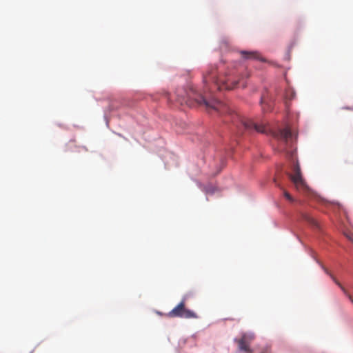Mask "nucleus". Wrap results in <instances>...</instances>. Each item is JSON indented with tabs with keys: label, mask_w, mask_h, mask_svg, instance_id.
Instances as JSON below:
<instances>
[{
	"label": "nucleus",
	"mask_w": 353,
	"mask_h": 353,
	"mask_svg": "<svg viewBox=\"0 0 353 353\" xmlns=\"http://www.w3.org/2000/svg\"><path fill=\"white\" fill-rule=\"evenodd\" d=\"M254 339V335L253 334H243L241 339L236 340L239 349L245 353H256V347L253 350L250 347V343Z\"/></svg>",
	"instance_id": "obj_5"
},
{
	"label": "nucleus",
	"mask_w": 353,
	"mask_h": 353,
	"mask_svg": "<svg viewBox=\"0 0 353 353\" xmlns=\"http://www.w3.org/2000/svg\"><path fill=\"white\" fill-rule=\"evenodd\" d=\"M243 58L246 59H256L261 61H265V59L257 51H241Z\"/></svg>",
	"instance_id": "obj_7"
},
{
	"label": "nucleus",
	"mask_w": 353,
	"mask_h": 353,
	"mask_svg": "<svg viewBox=\"0 0 353 353\" xmlns=\"http://www.w3.org/2000/svg\"><path fill=\"white\" fill-rule=\"evenodd\" d=\"M273 136L279 141H283L286 143L292 139V132L288 128H285L283 129H279L276 130L275 132H273Z\"/></svg>",
	"instance_id": "obj_6"
},
{
	"label": "nucleus",
	"mask_w": 353,
	"mask_h": 353,
	"mask_svg": "<svg viewBox=\"0 0 353 353\" xmlns=\"http://www.w3.org/2000/svg\"><path fill=\"white\" fill-rule=\"evenodd\" d=\"M166 316L170 318L196 319V314L185 307V301L183 299L176 307L170 311Z\"/></svg>",
	"instance_id": "obj_3"
},
{
	"label": "nucleus",
	"mask_w": 353,
	"mask_h": 353,
	"mask_svg": "<svg viewBox=\"0 0 353 353\" xmlns=\"http://www.w3.org/2000/svg\"><path fill=\"white\" fill-rule=\"evenodd\" d=\"M261 103H263V98H261Z\"/></svg>",
	"instance_id": "obj_15"
},
{
	"label": "nucleus",
	"mask_w": 353,
	"mask_h": 353,
	"mask_svg": "<svg viewBox=\"0 0 353 353\" xmlns=\"http://www.w3.org/2000/svg\"><path fill=\"white\" fill-rule=\"evenodd\" d=\"M296 96L295 92L292 89H288L285 91V97L286 100H292Z\"/></svg>",
	"instance_id": "obj_9"
},
{
	"label": "nucleus",
	"mask_w": 353,
	"mask_h": 353,
	"mask_svg": "<svg viewBox=\"0 0 353 353\" xmlns=\"http://www.w3.org/2000/svg\"><path fill=\"white\" fill-rule=\"evenodd\" d=\"M232 122L239 133H241L243 130L250 132L254 130L261 133L266 132L265 127L263 125H258L250 119L243 117L237 114L232 115Z\"/></svg>",
	"instance_id": "obj_2"
},
{
	"label": "nucleus",
	"mask_w": 353,
	"mask_h": 353,
	"mask_svg": "<svg viewBox=\"0 0 353 353\" xmlns=\"http://www.w3.org/2000/svg\"><path fill=\"white\" fill-rule=\"evenodd\" d=\"M350 297V299L351 300V301L353 303V299H352V297L350 296H349Z\"/></svg>",
	"instance_id": "obj_14"
},
{
	"label": "nucleus",
	"mask_w": 353,
	"mask_h": 353,
	"mask_svg": "<svg viewBox=\"0 0 353 353\" xmlns=\"http://www.w3.org/2000/svg\"><path fill=\"white\" fill-rule=\"evenodd\" d=\"M266 351H268V349L262 350L259 353H265Z\"/></svg>",
	"instance_id": "obj_13"
},
{
	"label": "nucleus",
	"mask_w": 353,
	"mask_h": 353,
	"mask_svg": "<svg viewBox=\"0 0 353 353\" xmlns=\"http://www.w3.org/2000/svg\"><path fill=\"white\" fill-rule=\"evenodd\" d=\"M346 236L353 243V234H347Z\"/></svg>",
	"instance_id": "obj_12"
},
{
	"label": "nucleus",
	"mask_w": 353,
	"mask_h": 353,
	"mask_svg": "<svg viewBox=\"0 0 353 353\" xmlns=\"http://www.w3.org/2000/svg\"><path fill=\"white\" fill-rule=\"evenodd\" d=\"M302 218L303 220L307 221L310 225H312L316 228H319L318 221L314 217H312L311 215H310L309 214L303 213L302 214Z\"/></svg>",
	"instance_id": "obj_8"
},
{
	"label": "nucleus",
	"mask_w": 353,
	"mask_h": 353,
	"mask_svg": "<svg viewBox=\"0 0 353 353\" xmlns=\"http://www.w3.org/2000/svg\"><path fill=\"white\" fill-rule=\"evenodd\" d=\"M352 110H353V108H352Z\"/></svg>",
	"instance_id": "obj_17"
},
{
	"label": "nucleus",
	"mask_w": 353,
	"mask_h": 353,
	"mask_svg": "<svg viewBox=\"0 0 353 353\" xmlns=\"http://www.w3.org/2000/svg\"><path fill=\"white\" fill-rule=\"evenodd\" d=\"M168 99H169V100H172V99H171V97H170V96H169V97H168Z\"/></svg>",
	"instance_id": "obj_16"
},
{
	"label": "nucleus",
	"mask_w": 353,
	"mask_h": 353,
	"mask_svg": "<svg viewBox=\"0 0 353 353\" xmlns=\"http://www.w3.org/2000/svg\"><path fill=\"white\" fill-rule=\"evenodd\" d=\"M292 170L294 173L289 176L296 189L299 190H305L307 185L301 176V168L298 162L294 164Z\"/></svg>",
	"instance_id": "obj_4"
},
{
	"label": "nucleus",
	"mask_w": 353,
	"mask_h": 353,
	"mask_svg": "<svg viewBox=\"0 0 353 353\" xmlns=\"http://www.w3.org/2000/svg\"><path fill=\"white\" fill-rule=\"evenodd\" d=\"M210 83H212L213 88L216 90H232L234 89L238 82L232 81L230 79L226 80H221L217 77L216 68L210 66V70L203 75V83L205 84L204 93L205 95L198 93L196 90L192 88L188 91L183 88L176 89L175 92L176 100L180 103H185L192 105L191 100L194 101L199 105H204L208 110H214L221 112L223 104L213 97H210L207 94L208 91H211L213 88H208Z\"/></svg>",
	"instance_id": "obj_1"
},
{
	"label": "nucleus",
	"mask_w": 353,
	"mask_h": 353,
	"mask_svg": "<svg viewBox=\"0 0 353 353\" xmlns=\"http://www.w3.org/2000/svg\"><path fill=\"white\" fill-rule=\"evenodd\" d=\"M283 195L290 202H293L294 201V199L292 197V196L287 191H284Z\"/></svg>",
	"instance_id": "obj_11"
},
{
	"label": "nucleus",
	"mask_w": 353,
	"mask_h": 353,
	"mask_svg": "<svg viewBox=\"0 0 353 353\" xmlns=\"http://www.w3.org/2000/svg\"><path fill=\"white\" fill-rule=\"evenodd\" d=\"M323 270L325 272L326 274L330 275L331 278L332 279V280L342 289V290L346 293L345 292V290L344 289V288L341 285V283L336 279V278L332 275L329 271L325 268H323Z\"/></svg>",
	"instance_id": "obj_10"
}]
</instances>
